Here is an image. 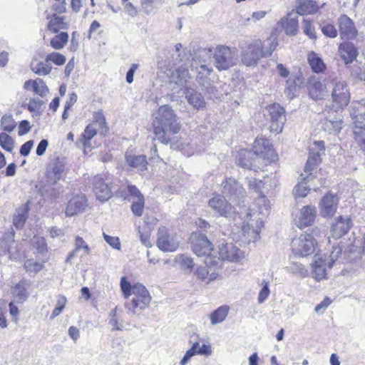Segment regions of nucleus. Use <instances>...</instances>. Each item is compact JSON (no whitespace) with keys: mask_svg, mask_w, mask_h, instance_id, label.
Listing matches in <instances>:
<instances>
[{"mask_svg":"<svg viewBox=\"0 0 365 365\" xmlns=\"http://www.w3.org/2000/svg\"><path fill=\"white\" fill-rule=\"evenodd\" d=\"M339 52L346 64L352 63L358 55L357 49L353 43L349 42L340 43Z\"/></svg>","mask_w":365,"mask_h":365,"instance_id":"obj_34","label":"nucleus"},{"mask_svg":"<svg viewBox=\"0 0 365 365\" xmlns=\"http://www.w3.org/2000/svg\"><path fill=\"white\" fill-rule=\"evenodd\" d=\"M316 244L311 234L304 233L292 240V247L295 255L304 257L314 251Z\"/></svg>","mask_w":365,"mask_h":365,"instance_id":"obj_12","label":"nucleus"},{"mask_svg":"<svg viewBox=\"0 0 365 365\" xmlns=\"http://www.w3.org/2000/svg\"><path fill=\"white\" fill-rule=\"evenodd\" d=\"M205 266L197 267L195 275L197 279L205 281L207 284L219 276L218 270L222 267V262L217 257H208L205 258Z\"/></svg>","mask_w":365,"mask_h":365,"instance_id":"obj_8","label":"nucleus"},{"mask_svg":"<svg viewBox=\"0 0 365 365\" xmlns=\"http://www.w3.org/2000/svg\"><path fill=\"white\" fill-rule=\"evenodd\" d=\"M230 311L227 305H222L212 312L210 316V323L212 325H216L222 323L226 319Z\"/></svg>","mask_w":365,"mask_h":365,"instance_id":"obj_42","label":"nucleus"},{"mask_svg":"<svg viewBox=\"0 0 365 365\" xmlns=\"http://www.w3.org/2000/svg\"><path fill=\"white\" fill-rule=\"evenodd\" d=\"M103 238L105 241L113 249L120 250V240L118 237L110 236L103 232Z\"/></svg>","mask_w":365,"mask_h":365,"instance_id":"obj_63","label":"nucleus"},{"mask_svg":"<svg viewBox=\"0 0 365 365\" xmlns=\"http://www.w3.org/2000/svg\"><path fill=\"white\" fill-rule=\"evenodd\" d=\"M338 198L336 196L328 193L322 200L319 204L320 214L324 217H331L336 210Z\"/></svg>","mask_w":365,"mask_h":365,"instance_id":"obj_22","label":"nucleus"},{"mask_svg":"<svg viewBox=\"0 0 365 365\" xmlns=\"http://www.w3.org/2000/svg\"><path fill=\"white\" fill-rule=\"evenodd\" d=\"M46 62L52 61L57 66H61L66 63V58L61 53L53 52L46 56Z\"/></svg>","mask_w":365,"mask_h":365,"instance_id":"obj_56","label":"nucleus"},{"mask_svg":"<svg viewBox=\"0 0 365 365\" xmlns=\"http://www.w3.org/2000/svg\"><path fill=\"white\" fill-rule=\"evenodd\" d=\"M14 141L10 135L6 133H0V145L4 150L11 152L14 148Z\"/></svg>","mask_w":365,"mask_h":365,"instance_id":"obj_53","label":"nucleus"},{"mask_svg":"<svg viewBox=\"0 0 365 365\" xmlns=\"http://www.w3.org/2000/svg\"><path fill=\"white\" fill-rule=\"evenodd\" d=\"M262 285L263 287L261 289L258 296V302L259 304L263 303L269 295V282L263 280Z\"/></svg>","mask_w":365,"mask_h":365,"instance_id":"obj_64","label":"nucleus"},{"mask_svg":"<svg viewBox=\"0 0 365 365\" xmlns=\"http://www.w3.org/2000/svg\"><path fill=\"white\" fill-rule=\"evenodd\" d=\"M31 69L37 75L46 76L51 73V66L46 60L40 61L37 58H34L31 63Z\"/></svg>","mask_w":365,"mask_h":365,"instance_id":"obj_44","label":"nucleus"},{"mask_svg":"<svg viewBox=\"0 0 365 365\" xmlns=\"http://www.w3.org/2000/svg\"><path fill=\"white\" fill-rule=\"evenodd\" d=\"M43 267L42 262H36L33 259H27L24 263V268L29 273L36 274L43 269Z\"/></svg>","mask_w":365,"mask_h":365,"instance_id":"obj_54","label":"nucleus"},{"mask_svg":"<svg viewBox=\"0 0 365 365\" xmlns=\"http://www.w3.org/2000/svg\"><path fill=\"white\" fill-rule=\"evenodd\" d=\"M179 264L181 266V268L184 270H187L188 272H190L194 263L192 259L186 255H181L179 257Z\"/></svg>","mask_w":365,"mask_h":365,"instance_id":"obj_59","label":"nucleus"},{"mask_svg":"<svg viewBox=\"0 0 365 365\" xmlns=\"http://www.w3.org/2000/svg\"><path fill=\"white\" fill-rule=\"evenodd\" d=\"M156 245L163 252H175L179 247V242L165 227H161L158 230Z\"/></svg>","mask_w":365,"mask_h":365,"instance_id":"obj_15","label":"nucleus"},{"mask_svg":"<svg viewBox=\"0 0 365 365\" xmlns=\"http://www.w3.org/2000/svg\"><path fill=\"white\" fill-rule=\"evenodd\" d=\"M269 201L264 195H260L255 202L252 208H250L247 215V220L244 222L242 232L249 242L255 241L263 227V219L268 215Z\"/></svg>","mask_w":365,"mask_h":365,"instance_id":"obj_2","label":"nucleus"},{"mask_svg":"<svg viewBox=\"0 0 365 365\" xmlns=\"http://www.w3.org/2000/svg\"><path fill=\"white\" fill-rule=\"evenodd\" d=\"M350 115L354 120V124L355 121H363L365 120V100L361 101H354L350 106Z\"/></svg>","mask_w":365,"mask_h":365,"instance_id":"obj_38","label":"nucleus"},{"mask_svg":"<svg viewBox=\"0 0 365 365\" xmlns=\"http://www.w3.org/2000/svg\"><path fill=\"white\" fill-rule=\"evenodd\" d=\"M24 88L26 90L32 88L35 93L41 97H44L48 93V87L45 82L41 78L26 81L24 83Z\"/></svg>","mask_w":365,"mask_h":365,"instance_id":"obj_36","label":"nucleus"},{"mask_svg":"<svg viewBox=\"0 0 365 365\" xmlns=\"http://www.w3.org/2000/svg\"><path fill=\"white\" fill-rule=\"evenodd\" d=\"M264 115L269 123L271 132L279 133L282 132L286 122L285 110L278 103L269 105L264 110Z\"/></svg>","mask_w":365,"mask_h":365,"instance_id":"obj_7","label":"nucleus"},{"mask_svg":"<svg viewBox=\"0 0 365 365\" xmlns=\"http://www.w3.org/2000/svg\"><path fill=\"white\" fill-rule=\"evenodd\" d=\"M145 206V198L139 200H133L131 205V211L137 217L142 216Z\"/></svg>","mask_w":365,"mask_h":365,"instance_id":"obj_57","label":"nucleus"},{"mask_svg":"<svg viewBox=\"0 0 365 365\" xmlns=\"http://www.w3.org/2000/svg\"><path fill=\"white\" fill-rule=\"evenodd\" d=\"M108 324L112 327L113 331L122 330L123 329V324L118 316L116 307L109 313Z\"/></svg>","mask_w":365,"mask_h":365,"instance_id":"obj_49","label":"nucleus"},{"mask_svg":"<svg viewBox=\"0 0 365 365\" xmlns=\"http://www.w3.org/2000/svg\"><path fill=\"white\" fill-rule=\"evenodd\" d=\"M253 152L257 158H262L269 163L277 159V155L273 149L269 140L257 138L254 142Z\"/></svg>","mask_w":365,"mask_h":365,"instance_id":"obj_13","label":"nucleus"},{"mask_svg":"<svg viewBox=\"0 0 365 365\" xmlns=\"http://www.w3.org/2000/svg\"><path fill=\"white\" fill-rule=\"evenodd\" d=\"M33 245L36 250L43 253L47 250V245L43 237L35 236L33 239Z\"/></svg>","mask_w":365,"mask_h":365,"instance_id":"obj_58","label":"nucleus"},{"mask_svg":"<svg viewBox=\"0 0 365 365\" xmlns=\"http://www.w3.org/2000/svg\"><path fill=\"white\" fill-rule=\"evenodd\" d=\"M120 289L125 298H128L133 294V286H131L130 282L127 281L125 277H123L120 279Z\"/></svg>","mask_w":365,"mask_h":365,"instance_id":"obj_61","label":"nucleus"},{"mask_svg":"<svg viewBox=\"0 0 365 365\" xmlns=\"http://www.w3.org/2000/svg\"><path fill=\"white\" fill-rule=\"evenodd\" d=\"M208 205L221 217H227L232 210V205L220 195H216L210 199Z\"/></svg>","mask_w":365,"mask_h":365,"instance_id":"obj_19","label":"nucleus"},{"mask_svg":"<svg viewBox=\"0 0 365 365\" xmlns=\"http://www.w3.org/2000/svg\"><path fill=\"white\" fill-rule=\"evenodd\" d=\"M132 293L133 297L131 302L126 304V307L133 314H136L138 311H142L148 307L151 297L143 284H136L133 285Z\"/></svg>","mask_w":365,"mask_h":365,"instance_id":"obj_9","label":"nucleus"},{"mask_svg":"<svg viewBox=\"0 0 365 365\" xmlns=\"http://www.w3.org/2000/svg\"><path fill=\"white\" fill-rule=\"evenodd\" d=\"M329 81L332 86L331 99L333 101V106L336 109H343L348 106L351 95L347 83L341 79L336 78L329 77Z\"/></svg>","mask_w":365,"mask_h":365,"instance_id":"obj_6","label":"nucleus"},{"mask_svg":"<svg viewBox=\"0 0 365 365\" xmlns=\"http://www.w3.org/2000/svg\"><path fill=\"white\" fill-rule=\"evenodd\" d=\"M353 133L356 143L365 151V122L356 120Z\"/></svg>","mask_w":365,"mask_h":365,"instance_id":"obj_37","label":"nucleus"},{"mask_svg":"<svg viewBox=\"0 0 365 365\" xmlns=\"http://www.w3.org/2000/svg\"><path fill=\"white\" fill-rule=\"evenodd\" d=\"M342 249L339 246L333 247L329 257L325 254H316L312 264L313 273L317 280L322 279L326 276L327 267L331 268L335 261L341 255Z\"/></svg>","mask_w":365,"mask_h":365,"instance_id":"obj_4","label":"nucleus"},{"mask_svg":"<svg viewBox=\"0 0 365 365\" xmlns=\"http://www.w3.org/2000/svg\"><path fill=\"white\" fill-rule=\"evenodd\" d=\"M337 21L342 39H353L357 36L358 32L354 23L347 15H341Z\"/></svg>","mask_w":365,"mask_h":365,"instance_id":"obj_18","label":"nucleus"},{"mask_svg":"<svg viewBox=\"0 0 365 365\" xmlns=\"http://www.w3.org/2000/svg\"><path fill=\"white\" fill-rule=\"evenodd\" d=\"M29 210V208L28 204H24L16 210L13 217V223L17 229H21L24 225L27 219V213Z\"/></svg>","mask_w":365,"mask_h":365,"instance_id":"obj_43","label":"nucleus"},{"mask_svg":"<svg viewBox=\"0 0 365 365\" xmlns=\"http://www.w3.org/2000/svg\"><path fill=\"white\" fill-rule=\"evenodd\" d=\"M213 48H200L195 55L194 61L196 66L201 64H208L212 62Z\"/></svg>","mask_w":365,"mask_h":365,"instance_id":"obj_39","label":"nucleus"},{"mask_svg":"<svg viewBox=\"0 0 365 365\" xmlns=\"http://www.w3.org/2000/svg\"><path fill=\"white\" fill-rule=\"evenodd\" d=\"M96 128L93 123L89 124L86 127L84 132L82 133L81 138L78 142V143H81L83 147L84 153L86 152L88 148H90V140L96 135Z\"/></svg>","mask_w":365,"mask_h":365,"instance_id":"obj_41","label":"nucleus"},{"mask_svg":"<svg viewBox=\"0 0 365 365\" xmlns=\"http://www.w3.org/2000/svg\"><path fill=\"white\" fill-rule=\"evenodd\" d=\"M1 126L4 131L11 133L15 129L16 123L11 115H4L1 119Z\"/></svg>","mask_w":365,"mask_h":365,"instance_id":"obj_52","label":"nucleus"},{"mask_svg":"<svg viewBox=\"0 0 365 365\" xmlns=\"http://www.w3.org/2000/svg\"><path fill=\"white\" fill-rule=\"evenodd\" d=\"M336 110L333 111L330 106H326L323 110L327 116L322 123V128L329 134H338L344 126L342 116Z\"/></svg>","mask_w":365,"mask_h":365,"instance_id":"obj_10","label":"nucleus"},{"mask_svg":"<svg viewBox=\"0 0 365 365\" xmlns=\"http://www.w3.org/2000/svg\"><path fill=\"white\" fill-rule=\"evenodd\" d=\"M65 18L54 14L48 23V28L53 33H57L60 29H66Z\"/></svg>","mask_w":365,"mask_h":365,"instance_id":"obj_45","label":"nucleus"},{"mask_svg":"<svg viewBox=\"0 0 365 365\" xmlns=\"http://www.w3.org/2000/svg\"><path fill=\"white\" fill-rule=\"evenodd\" d=\"M87 207V200L84 195H76L72 197L68 202L66 208V216H73L84 211Z\"/></svg>","mask_w":365,"mask_h":365,"instance_id":"obj_24","label":"nucleus"},{"mask_svg":"<svg viewBox=\"0 0 365 365\" xmlns=\"http://www.w3.org/2000/svg\"><path fill=\"white\" fill-rule=\"evenodd\" d=\"M66 297L63 295H59L56 302V307L53 310L51 319H53L58 317L64 309L66 304Z\"/></svg>","mask_w":365,"mask_h":365,"instance_id":"obj_55","label":"nucleus"},{"mask_svg":"<svg viewBox=\"0 0 365 365\" xmlns=\"http://www.w3.org/2000/svg\"><path fill=\"white\" fill-rule=\"evenodd\" d=\"M153 125L155 138L165 145L173 140L181 128L178 116L168 105L159 107Z\"/></svg>","mask_w":365,"mask_h":365,"instance_id":"obj_1","label":"nucleus"},{"mask_svg":"<svg viewBox=\"0 0 365 365\" xmlns=\"http://www.w3.org/2000/svg\"><path fill=\"white\" fill-rule=\"evenodd\" d=\"M351 227V220L349 217L339 216L331 226V237L334 239L341 238L346 234Z\"/></svg>","mask_w":365,"mask_h":365,"instance_id":"obj_25","label":"nucleus"},{"mask_svg":"<svg viewBox=\"0 0 365 365\" xmlns=\"http://www.w3.org/2000/svg\"><path fill=\"white\" fill-rule=\"evenodd\" d=\"M302 29L303 33L312 40H316L317 35L312 20L304 19L302 22Z\"/></svg>","mask_w":365,"mask_h":365,"instance_id":"obj_47","label":"nucleus"},{"mask_svg":"<svg viewBox=\"0 0 365 365\" xmlns=\"http://www.w3.org/2000/svg\"><path fill=\"white\" fill-rule=\"evenodd\" d=\"M93 190L96 197L101 201H106L112 197V191L103 178H96L93 182Z\"/></svg>","mask_w":365,"mask_h":365,"instance_id":"obj_31","label":"nucleus"},{"mask_svg":"<svg viewBox=\"0 0 365 365\" xmlns=\"http://www.w3.org/2000/svg\"><path fill=\"white\" fill-rule=\"evenodd\" d=\"M316 217V210L314 207L304 206L299 212L296 225L299 228L310 225Z\"/></svg>","mask_w":365,"mask_h":365,"instance_id":"obj_28","label":"nucleus"},{"mask_svg":"<svg viewBox=\"0 0 365 365\" xmlns=\"http://www.w3.org/2000/svg\"><path fill=\"white\" fill-rule=\"evenodd\" d=\"M277 45L274 37L268 38L264 41L254 40L242 48V63L246 66H256L262 58L271 56Z\"/></svg>","mask_w":365,"mask_h":365,"instance_id":"obj_3","label":"nucleus"},{"mask_svg":"<svg viewBox=\"0 0 365 365\" xmlns=\"http://www.w3.org/2000/svg\"><path fill=\"white\" fill-rule=\"evenodd\" d=\"M247 180L249 189L253 190L257 192L261 191L262 188L263 187L265 183L262 180H259L253 178H247Z\"/></svg>","mask_w":365,"mask_h":365,"instance_id":"obj_60","label":"nucleus"},{"mask_svg":"<svg viewBox=\"0 0 365 365\" xmlns=\"http://www.w3.org/2000/svg\"><path fill=\"white\" fill-rule=\"evenodd\" d=\"M193 252L198 257H214L212 245L207 237L200 232H193L190 238Z\"/></svg>","mask_w":365,"mask_h":365,"instance_id":"obj_11","label":"nucleus"},{"mask_svg":"<svg viewBox=\"0 0 365 365\" xmlns=\"http://www.w3.org/2000/svg\"><path fill=\"white\" fill-rule=\"evenodd\" d=\"M222 192L230 198L239 199L244 197L245 190L235 179L229 178L222 184Z\"/></svg>","mask_w":365,"mask_h":365,"instance_id":"obj_20","label":"nucleus"},{"mask_svg":"<svg viewBox=\"0 0 365 365\" xmlns=\"http://www.w3.org/2000/svg\"><path fill=\"white\" fill-rule=\"evenodd\" d=\"M212 63L219 71H225L235 66L238 60L236 48L218 45L213 48Z\"/></svg>","mask_w":365,"mask_h":365,"instance_id":"obj_5","label":"nucleus"},{"mask_svg":"<svg viewBox=\"0 0 365 365\" xmlns=\"http://www.w3.org/2000/svg\"><path fill=\"white\" fill-rule=\"evenodd\" d=\"M219 255L217 258L222 262L227 260L236 262L245 257L244 252L232 243L222 244L219 248Z\"/></svg>","mask_w":365,"mask_h":365,"instance_id":"obj_17","label":"nucleus"},{"mask_svg":"<svg viewBox=\"0 0 365 365\" xmlns=\"http://www.w3.org/2000/svg\"><path fill=\"white\" fill-rule=\"evenodd\" d=\"M308 182H309V177H306L302 180V182L294 187L293 194L296 198L304 197L307 195L310 190V188L307 187Z\"/></svg>","mask_w":365,"mask_h":365,"instance_id":"obj_46","label":"nucleus"},{"mask_svg":"<svg viewBox=\"0 0 365 365\" xmlns=\"http://www.w3.org/2000/svg\"><path fill=\"white\" fill-rule=\"evenodd\" d=\"M307 61L312 70L314 73H319L324 71L326 65L317 53L314 51L309 53L307 55Z\"/></svg>","mask_w":365,"mask_h":365,"instance_id":"obj_40","label":"nucleus"},{"mask_svg":"<svg viewBox=\"0 0 365 365\" xmlns=\"http://www.w3.org/2000/svg\"><path fill=\"white\" fill-rule=\"evenodd\" d=\"M322 34L327 37L334 38L337 36V30L335 26L331 24H327L322 28Z\"/></svg>","mask_w":365,"mask_h":365,"instance_id":"obj_62","label":"nucleus"},{"mask_svg":"<svg viewBox=\"0 0 365 365\" xmlns=\"http://www.w3.org/2000/svg\"><path fill=\"white\" fill-rule=\"evenodd\" d=\"M295 9L300 16L311 15L318 11L319 6L313 0H297Z\"/></svg>","mask_w":365,"mask_h":365,"instance_id":"obj_33","label":"nucleus"},{"mask_svg":"<svg viewBox=\"0 0 365 365\" xmlns=\"http://www.w3.org/2000/svg\"><path fill=\"white\" fill-rule=\"evenodd\" d=\"M68 34L66 32H61L51 40V46L53 48L59 50L65 46L68 42Z\"/></svg>","mask_w":365,"mask_h":365,"instance_id":"obj_48","label":"nucleus"},{"mask_svg":"<svg viewBox=\"0 0 365 365\" xmlns=\"http://www.w3.org/2000/svg\"><path fill=\"white\" fill-rule=\"evenodd\" d=\"M257 159L254 152L250 150H241L237 156L236 162L240 166L244 168L255 170V163Z\"/></svg>","mask_w":365,"mask_h":365,"instance_id":"obj_32","label":"nucleus"},{"mask_svg":"<svg viewBox=\"0 0 365 365\" xmlns=\"http://www.w3.org/2000/svg\"><path fill=\"white\" fill-rule=\"evenodd\" d=\"M65 170L64 161L56 158L52 160L46 168V183L48 185H56L62 178Z\"/></svg>","mask_w":365,"mask_h":365,"instance_id":"obj_16","label":"nucleus"},{"mask_svg":"<svg viewBox=\"0 0 365 365\" xmlns=\"http://www.w3.org/2000/svg\"><path fill=\"white\" fill-rule=\"evenodd\" d=\"M285 34L289 36H295L299 31L298 18L293 16V11L289 13L285 17L281 19L279 22Z\"/></svg>","mask_w":365,"mask_h":365,"instance_id":"obj_29","label":"nucleus"},{"mask_svg":"<svg viewBox=\"0 0 365 365\" xmlns=\"http://www.w3.org/2000/svg\"><path fill=\"white\" fill-rule=\"evenodd\" d=\"M324 143L323 141H314L309 149V156L305 165V168H310L312 164L317 166L321 162V156L324 154Z\"/></svg>","mask_w":365,"mask_h":365,"instance_id":"obj_26","label":"nucleus"},{"mask_svg":"<svg viewBox=\"0 0 365 365\" xmlns=\"http://www.w3.org/2000/svg\"><path fill=\"white\" fill-rule=\"evenodd\" d=\"M13 294L16 302L22 303L26 299L28 294L23 282L17 284L14 287Z\"/></svg>","mask_w":365,"mask_h":365,"instance_id":"obj_50","label":"nucleus"},{"mask_svg":"<svg viewBox=\"0 0 365 365\" xmlns=\"http://www.w3.org/2000/svg\"><path fill=\"white\" fill-rule=\"evenodd\" d=\"M126 191L128 192V195L123 196L125 200L133 201L144 199L143 195L135 185H128L126 187Z\"/></svg>","mask_w":365,"mask_h":365,"instance_id":"obj_51","label":"nucleus"},{"mask_svg":"<svg viewBox=\"0 0 365 365\" xmlns=\"http://www.w3.org/2000/svg\"><path fill=\"white\" fill-rule=\"evenodd\" d=\"M324 143L323 141H314L309 149V156L305 165V168H310L312 164L317 166L321 162V156L324 154Z\"/></svg>","mask_w":365,"mask_h":365,"instance_id":"obj_27","label":"nucleus"},{"mask_svg":"<svg viewBox=\"0 0 365 365\" xmlns=\"http://www.w3.org/2000/svg\"><path fill=\"white\" fill-rule=\"evenodd\" d=\"M185 99L195 109L200 110L205 107V101L200 93L195 88L187 87L185 91Z\"/></svg>","mask_w":365,"mask_h":365,"instance_id":"obj_30","label":"nucleus"},{"mask_svg":"<svg viewBox=\"0 0 365 365\" xmlns=\"http://www.w3.org/2000/svg\"><path fill=\"white\" fill-rule=\"evenodd\" d=\"M125 160L130 167L138 171H143L147 169L148 162L144 155H133L126 154Z\"/></svg>","mask_w":365,"mask_h":365,"instance_id":"obj_35","label":"nucleus"},{"mask_svg":"<svg viewBox=\"0 0 365 365\" xmlns=\"http://www.w3.org/2000/svg\"><path fill=\"white\" fill-rule=\"evenodd\" d=\"M168 75L170 76V81L171 83H175V85L185 88V89L187 87H190L189 83L191 76L187 67L181 66L173 71H170V73Z\"/></svg>","mask_w":365,"mask_h":365,"instance_id":"obj_21","label":"nucleus"},{"mask_svg":"<svg viewBox=\"0 0 365 365\" xmlns=\"http://www.w3.org/2000/svg\"><path fill=\"white\" fill-rule=\"evenodd\" d=\"M309 93L310 97L316 101L327 98L329 95V91L327 88L326 81L312 80L310 81Z\"/></svg>","mask_w":365,"mask_h":365,"instance_id":"obj_23","label":"nucleus"},{"mask_svg":"<svg viewBox=\"0 0 365 365\" xmlns=\"http://www.w3.org/2000/svg\"><path fill=\"white\" fill-rule=\"evenodd\" d=\"M195 68L197 73L196 80L202 87V89L210 95V98L215 97L217 94V90L215 87L211 84L208 78V76L212 71V66H209L208 64H201L196 66Z\"/></svg>","mask_w":365,"mask_h":365,"instance_id":"obj_14","label":"nucleus"}]
</instances>
